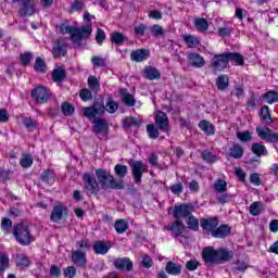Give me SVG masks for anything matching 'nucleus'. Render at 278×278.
I'll return each mask as SVG.
<instances>
[{"mask_svg": "<svg viewBox=\"0 0 278 278\" xmlns=\"http://www.w3.org/2000/svg\"><path fill=\"white\" fill-rule=\"evenodd\" d=\"M31 97L37 101V103H47L49 100V91L45 87H37L31 92Z\"/></svg>", "mask_w": 278, "mask_h": 278, "instance_id": "12", "label": "nucleus"}, {"mask_svg": "<svg viewBox=\"0 0 278 278\" xmlns=\"http://www.w3.org/2000/svg\"><path fill=\"white\" fill-rule=\"evenodd\" d=\"M156 126L161 131H168V116L162 111H157L154 115Z\"/></svg>", "mask_w": 278, "mask_h": 278, "instance_id": "10", "label": "nucleus"}, {"mask_svg": "<svg viewBox=\"0 0 278 278\" xmlns=\"http://www.w3.org/2000/svg\"><path fill=\"white\" fill-rule=\"evenodd\" d=\"M60 31L64 36L67 34L73 45H81V40L90 38L92 27L90 25L75 27L68 24H61Z\"/></svg>", "mask_w": 278, "mask_h": 278, "instance_id": "2", "label": "nucleus"}, {"mask_svg": "<svg viewBox=\"0 0 278 278\" xmlns=\"http://www.w3.org/2000/svg\"><path fill=\"white\" fill-rule=\"evenodd\" d=\"M61 109L64 116H73V113L75 112V108L68 102L63 103Z\"/></svg>", "mask_w": 278, "mask_h": 278, "instance_id": "51", "label": "nucleus"}, {"mask_svg": "<svg viewBox=\"0 0 278 278\" xmlns=\"http://www.w3.org/2000/svg\"><path fill=\"white\" fill-rule=\"evenodd\" d=\"M173 194H181L184 192V185L181 182L175 184L170 187Z\"/></svg>", "mask_w": 278, "mask_h": 278, "instance_id": "62", "label": "nucleus"}, {"mask_svg": "<svg viewBox=\"0 0 278 278\" xmlns=\"http://www.w3.org/2000/svg\"><path fill=\"white\" fill-rule=\"evenodd\" d=\"M214 188L216 192L223 194V192H227V181L218 179L215 181Z\"/></svg>", "mask_w": 278, "mask_h": 278, "instance_id": "43", "label": "nucleus"}, {"mask_svg": "<svg viewBox=\"0 0 278 278\" xmlns=\"http://www.w3.org/2000/svg\"><path fill=\"white\" fill-rule=\"evenodd\" d=\"M143 73H144V77L150 80L160 79V77H162V75L160 74V71H157V68L155 67H148L144 70Z\"/></svg>", "mask_w": 278, "mask_h": 278, "instance_id": "29", "label": "nucleus"}, {"mask_svg": "<svg viewBox=\"0 0 278 278\" xmlns=\"http://www.w3.org/2000/svg\"><path fill=\"white\" fill-rule=\"evenodd\" d=\"M64 275L67 278H74L75 275H77V269L74 266H70V267L65 268Z\"/></svg>", "mask_w": 278, "mask_h": 278, "instance_id": "63", "label": "nucleus"}, {"mask_svg": "<svg viewBox=\"0 0 278 278\" xmlns=\"http://www.w3.org/2000/svg\"><path fill=\"white\" fill-rule=\"evenodd\" d=\"M20 164L23 168H30L31 164H34V159L29 154H25L22 156Z\"/></svg>", "mask_w": 278, "mask_h": 278, "instance_id": "45", "label": "nucleus"}, {"mask_svg": "<svg viewBox=\"0 0 278 278\" xmlns=\"http://www.w3.org/2000/svg\"><path fill=\"white\" fill-rule=\"evenodd\" d=\"M151 34L153 36H155V38H157L160 36H163L164 35V28H162V26H160V25H153L151 27Z\"/></svg>", "mask_w": 278, "mask_h": 278, "instance_id": "58", "label": "nucleus"}, {"mask_svg": "<svg viewBox=\"0 0 278 278\" xmlns=\"http://www.w3.org/2000/svg\"><path fill=\"white\" fill-rule=\"evenodd\" d=\"M96 177L101 184V188H103V190H108V188H112L113 190H123V188H125L123 180L117 181L114 179V176L105 169H97Z\"/></svg>", "mask_w": 278, "mask_h": 278, "instance_id": "3", "label": "nucleus"}, {"mask_svg": "<svg viewBox=\"0 0 278 278\" xmlns=\"http://www.w3.org/2000/svg\"><path fill=\"white\" fill-rule=\"evenodd\" d=\"M237 138L240 140V142H251V140H253V134H251L249 130L238 131Z\"/></svg>", "mask_w": 278, "mask_h": 278, "instance_id": "40", "label": "nucleus"}, {"mask_svg": "<svg viewBox=\"0 0 278 278\" xmlns=\"http://www.w3.org/2000/svg\"><path fill=\"white\" fill-rule=\"evenodd\" d=\"M91 63L93 64V66H105V59L101 56H93L91 59Z\"/></svg>", "mask_w": 278, "mask_h": 278, "instance_id": "64", "label": "nucleus"}, {"mask_svg": "<svg viewBox=\"0 0 278 278\" xmlns=\"http://www.w3.org/2000/svg\"><path fill=\"white\" fill-rule=\"evenodd\" d=\"M261 118H263V121H265V123H273V118L270 117V111L268 109V106H263L261 109Z\"/></svg>", "mask_w": 278, "mask_h": 278, "instance_id": "48", "label": "nucleus"}, {"mask_svg": "<svg viewBox=\"0 0 278 278\" xmlns=\"http://www.w3.org/2000/svg\"><path fill=\"white\" fill-rule=\"evenodd\" d=\"M129 166L136 184H140V181H142V174L148 170L147 164L142 161H130Z\"/></svg>", "mask_w": 278, "mask_h": 278, "instance_id": "6", "label": "nucleus"}, {"mask_svg": "<svg viewBox=\"0 0 278 278\" xmlns=\"http://www.w3.org/2000/svg\"><path fill=\"white\" fill-rule=\"evenodd\" d=\"M188 61L191 66H194L195 68H203V66H205V59L199 53H189Z\"/></svg>", "mask_w": 278, "mask_h": 278, "instance_id": "18", "label": "nucleus"}, {"mask_svg": "<svg viewBox=\"0 0 278 278\" xmlns=\"http://www.w3.org/2000/svg\"><path fill=\"white\" fill-rule=\"evenodd\" d=\"M264 203L260 201L253 202L249 206V213L251 214V216H260V214L264 213Z\"/></svg>", "mask_w": 278, "mask_h": 278, "instance_id": "22", "label": "nucleus"}, {"mask_svg": "<svg viewBox=\"0 0 278 278\" xmlns=\"http://www.w3.org/2000/svg\"><path fill=\"white\" fill-rule=\"evenodd\" d=\"M24 125L27 129H29V131H34V129L38 127V123L31 119V117H26L24 119Z\"/></svg>", "mask_w": 278, "mask_h": 278, "instance_id": "55", "label": "nucleus"}, {"mask_svg": "<svg viewBox=\"0 0 278 278\" xmlns=\"http://www.w3.org/2000/svg\"><path fill=\"white\" fill-rule=\"evenodd\" d=\"M132 62H144L149 58V50L139 49L130 53Z\"/></svg>", "mask_w": 278, "mask_h": 278, "instance_id": "20", "label": "nucleus"}, {"mask_svg": "<svg viewBox=\"0 0 278 278\" xmlns=\"http://www.w3.org/2000/svg\"><path fill=\"white\" fill-rule=\"evenodd\" d=\"M256 134L261 140H265V142H278V132L273 131V129L266 126L256 127Z\"/></svg>", "mask_w": 278, "mask_h": 278, "instance_id": "5", "label": "nucleus"}, {"mask_svg": "<svg viewBox=\"0 0 278 278\" xmlns=\"http://www.w3.org/2000/svg\"><path fill=\"white\" fill-rule=\"evenodd\" d=\"M110 249H112L110 241H96L93 243V252L96 255H105Z\"/></svg>", "mask_w": 278, "mask_h": 278, "instance_id": "15", "label": "nucleus"}, {"mask_svg": "<svg viewBox=\"0 0 278 278\" xmlns=\"http://www.w3.org/2000/svg\"><path fill=\"white\" fill-rule=\"evenodd\" d=\"M1 229L5 233H8L10 229H12V220L8 217H4L1 222Z\"/></svg>", "mask_w": 278, "mask_h": 278, "instance_id": "56", "label": "nucleus"}, {"mask_svg": "<svg viewBox=\"0 0 278 278\" xmlns=\"http://www.w3.org/2000/svg\"><path fill=\"white\" fill-rule=\"evenodd\" d=\"M188 229H191V231H199V219L194 217L193 215H189L186 219Z\"/></svg>", "mask_w": 278, "mask_h": 278, "instance_id": "34", "label": "nucleus"}, {"mask_svg": "<svg viewBox=\"0 0 278 278\" xmlns=\"http://www.w3.org/2000/svg\"><path fill=\"white\" fill-rule=\"evenodd\" d=\"M122 94V101L125 103V105H128L129 108L136 105V100L134 99V96L131 93H127V90L121 89Z\"/></svg>", "mask_w": 278, "mask_h": 278, "instance_id": "28", "label": "nucleus"}, {"mask_svg": "<svg viewBox=\"0 0 278 278\" xmlns=\"http://www.w3.org/2000/svg\"><path fill=\"white\" fill-rule=\"evenodd\" d=\"M31 60H34V55H31V53L25 52L24 54H21V62L24 66H27Z\"/></svg>", "mask_w": 278, "mask_h": 278, "instance_id": "57", "label": "nucleus"}, {"mask_svg": "<svg viewBox=\"0 0 278 278\" xmlns=\"http://www.w3.org/2000/svg\"><path fill=\"white\" fill-rule=\"evenodd\" d=\"M16 262L20 268H27V266L30 264L29 257H27L25 254L18 255Z\"/></svg>", "mask_w": 278, "mask_h": 278, "instance_id": "46", "label": "nucleus"}, {"mask_svg": "<svg viewBox=\"0 0 278 278\" xmlns=\"http://www.w3.org/2000/svg\"><path fill=\"white\" fill-rule=\"evenodd\" d=\"M114 228L117 233H125L126 229H129V224H127L125 219H117Z\"/></svg>", "mask_w": 278, "mask_h": 278, "instance_id": "37", "label": "nucleus"}, {"mask_svg": "<svg viewBox=\"0 0 278 278\" xmlns=\"http://www.w3.org/2000/svg\"><path fill=\"white\" fill-rule=\"evenodd\" d=\"M201 227L206 231V233H211L213 236L214 231H216V227H218V219L217 218H208L203 219L201 222Z\"/></svg>", "mask_w": 278, "mask_h": 278, "instance_id": "16", "label": "nucleus"}, {"mask_svg": "<svg viewBox=\"0 0 278 278\" xmlns=\"http://www.w3.org/2000/svg\"><path fill=\"white\" fill-rule=\"evenodd\" d=\"M111 40L112 42H114V45H123V42H125V35L121 34V33H113L111 36Z\"/></svg>", "mask_w": 278, "mask_h": 278, "instance_id": "50", "label": "nucleus"}, {"mask_svg": "<svg viewBox=\"0 0 278 278\" xmlns=\"http://www.w3.org/2000/svg\"><path fill=\"white\" fill-rule=\"evenodd\" d=\"M199 127L202 131H204V134H206V136H214V134H216V128L208 121H205V119L201 121L199 123Z\"/></svg>", "mask_w": 278, "mask_h": 278, "instance_id": "21", "label": "nucleus"}, {"mask_svg": "<svg viewBox=\"0 0 278 278\" xmlns=\"http://www.w3.org/2000/svg\"><path fill=\"white\" fill-rule=\"evenodd\" d=\"M29 3H24V7L20 9V16H31L36 13V8L34 5H28Z\"/></svg>", "mask_w": 278, "mask_h": 278, "instance_id": "35", "label": "nucleus"}, {"mask_svg": "<svg viewBox=\"0 0 278 278\" xmlns=\"http://www.w3.org/2000/svg\"><path fill=\"white\" fill-rule=\"evenodd\" d=\"M66 40L64 39H59L54 43L52 48V55L53 58H64L66 55Z\"/></svg>", "mask_w": 278, "mask_h": 278, "instance_id": "11", "label": "nucleus"}, {"mask_svg": "<svg viewBox=\"0 0 278 278\" xmlns=\"http://www.w3.org/2000/svg\"><path fill=\"white\" fill-rule=\"evenodd\" d=\"M194 26L198 31H206L207 27H210L207 20L201 17L194 20Z\"/></svg>", "mask_w": 278, "mask_h": 278, "instance_id": "39", "label": "nucleus"}, {"mask_svg": "<svg viewBox=\"0 0 278 278\" xmlns=\"http://www.w3.org/2000/svg\"><path fill=\"white\" fill-rule=\"evenodd\" d=\"M147 131L150 138L155 139L160 136V131L157 130V127L155 125L150 124L147 126Z\"/></svg>", "mask_w": 278, "mask_h": 278, "instance_id": "54", "label": "nucleus"}, {"mask_svg": "<svg viewBox=\"0 0 278 278\" xmlns=\"http://www.w3.org/2000/svg\"><path fill=\"white\" fill-rule=\"evenodd\" d=\"M216 86L218 90H227V88H229V76L227 75L218 76Z\"/></svg>", "mask_w": 278, "mask_h": 278, "instance_id": "33", "label": "nucleus"}, {"mask_svg": "<svg viewBox=\"0 0 278 278\" xmlns=\"http://www.w3.org/2000/svg\"><path fill=\"white\" fill-rule=\"evenodd\" d=\"M167 231H170L173 236L179 237L186 231V226L179 219L166 226Z\"/></svg>", "mask_w": 278, "mask_h": 278, "instance_id": "17", "label": "nucleus"}, {"mask_svg": "<svg viewBox=\"0 0 278 278\" xmlns=\"http://www.w3.org/2000/svg\"><path fill=\"white\" fill-rule=\"evenodd\" d=\"M93 130L96 131V134H101L103 131H108V123L104 122V119L102 118H96L93 121Z\"/></svg>", "mask_w": 278, "mask_h": 278, "instance_id": "26", "label": "nucleus"}, {"mask_svg": "<svg viewBox=\"0 0 278 278\" xmlns=\"http://www.w3.org/2000/svg\"><path fill=\"white\" fill-rule=\"evenodd\" d=\"M64 77H66V73L64 72V70H62L60 67L54 70L52 73V79L54 81H62V79H64Z\"/></svg>", "mask_w": 278, "mask_h": 278, "instance_id": "49", "label": "nucleus"}, {"mask_svg": "<svg viewBox=\"0 0 278 278\" xmlns=\"http://www.w3.org/2000/svg\"><path fill=\"white\" fill-rule=\"evenodd\" d=\"M202 257L206 264H225L233 258V252L227 248L214 249L206 247L202 251Z\"/></svg>", "mask_w": 278, "mask_h": 278, "instance_id": "1", "label": "nucleus"}, {"mask_svg": "<svg viewBox=\"0 0 278 278\" xmlns=\"http://www.w3.org/2000/svg\"><path fill=\"white\" fill-rule=\"evenodd\" d=\"M85 182V190L87 194H98L99 193V182L92 174H85L83 176Z\"/></svg>", "mask_w": 278, "mask_h": 278, "instance_id": "8", "label": "nucleus"}, {"mask_svg": "<svg viewBox=\"0 0 278 278\" xmlns=\"http://www.w3.org/2000/svg\"><path fill=\"white\" fill-rule=\"evenodd\" d=\"M41 180L45 181V184H53L55 180V174L53 170L48 169L41 174Z\"/></svg>", "mask_w": 278, "mask_h": 278, "instance_id": "41", "label": "nucleus"}, {"mask_svg": "<svg viewBox=\"0 0 278 278\" xmlns=\"http://www.w3.org/2000/svg\"><path fill=\"white\" fill-rule=\"evenodd\" d=\"M202 157L205 162H208V163L216 162V156L214 154H212V152H208V151H203Z\"/></svg>", "mask_w": 278, "mask_h": 278, "instance_id": "60", "label": "nucleus"}, {"mask_svg": "<svg viewBox=\"0 0 278 278\" xmlns=\"http://www.w3.org/2000/svg\"><path fill=\"white\" fill-rule=\"evenodd\" d=\"M66 214H68V210L66 208V206L58 204L52 210L51 222L60 223V220H62V216H66Z\"/></svg>", "mask_w": 278, "mask_h": 278, "instance_id": "14", "label": "nucleus"}, {"mask_svg": "<svg viewBox=\"0 0 278 278\" xmlns=\"http://www.w3.org/2000/svg\"><path fill=\"white\" fill-rule=\"evenodd\" d=\"M88 87L91 90V92H99L101 88V85H99V79H97L94 76H89Z\"/></svg>", "mask_w": 278, "mask_h": 278, "instance_id": "38", "label": "nucleus"}, {"mask_svg": "<svg viewBox=\"0 0 278 278\" xmlns=\"http://www.w3.org/2000/svg\"><path fill=\"white\" fill-rule=\"evenodd\" d=\"M13 236L20 244H23V247H27V244L31 243V232H29V228L25 224H17Z\"/></svg>", "mask_w": 278, "mask_h": 278, "instance_id": "4", "label": "nucleus"}, {"mask_svg": "<svg viewBox=\"0 0 278 278\" xmlns=\"http://www.w3.org/2000/svg\"><path fill=\"white\" fill-rule=\"evenodd\" d=\"M229 155L235 160H240V157L244 155V149L240 144H235L232 148H230Z\"/></svg>", "mask_w": 278, "mask_h": 278, "instance_id": "27", "label": "nucleus"}, {"mask_svg": "<svg viewBox=\"0 0 278 278\" xmlns=\"http://www.w3.org/2000/svg\"><path fill=\"white\" fill-rule=\"evenodd\" d=\"M226 58L229 62H232V64H236V66H243L244 65V58L241 56L238 52H226Z\"/></svg>", "mask_w": 278, "mask_h": 278, "instance_id": "19", "label": "nucleus"}, {"mask_svg": "<svg viewBox=\"0 0 278 278\" xmlns=\"http://www.w3.org/2000/svg\"><path fill=\"white\" fill-rule=\"evenodd\" d=\"M194 212V205L191 203H185L180 205H176L174 207V218L179 220L180 218H188Z\"/></svg>", "mask_w": 278, "mask_h": 278, "instance_id": "7", "label": "nucleus"}, {"mask_svg": "<svg viewBox=\"0 0 278 278\" xmlns=\"http://www.w3.org/2000/svg\"><path fill=\"white\" fill-rule=\"evenodd\" d=\"M249 268V261H238L236 270H239V273H244Z\"/></svg>", "mask_w": 278, "mask_h": 278, "instance_id": "61", "label": "nucleus"}, {"mask_svg": "<svg viewBox=\"0 0 278 278\" xmlns=\"http://www.w3.org/2000/svg\"><path fill=\"white\" fill-rule=\"evenodd\" d=\"M72 262H74L76 266H86V253L81 251H74L72 253Z\"/></svg>", "mask_w": 278, "mask_h": 278, "instance_id": "24", "label": "nucleus"}, {"mask_svg": "<svg viewBox=\"0 0 278 278\" xmlns=\"http://www.w3.org/2000/svg\"><path fill=\"white\" fill-rule=\"evenodd\" d=\"M83 114L86 118H94L99 114H103V108L89 106L83 109Z\"/></svg>", "mask_w": 278, "mask_h": 278, "instance_id": "25", "label": "nucleus"}, {"mask_svg": "<svg viewBox=\"0 0 278 278\" xmlns=\"http://www.w3.org/2000/svg\"><path fill=\"white\" fill-rule=\"evenodd\" d=\"M8 266H10V257L8 254H0V273H4Z\"/></svg>", "mask_w": 278, "mask_h": 278, "instance_id": "44", "label": "nucleus"}, {"mask_svg": "<svg viewBox=\"0 0 278 278\" xmlns=\"http://www.w3.org/2000/svg\"><path fill=\"white\" fill-rule=\"evenodd\" d=\"M263 99L265 103H269V105H273V103L278 102V92L277 91H267L263 94Z\"/></svg>", "mask_w": 278, "mask_h": 278, "instance_id": "32", "label": "nucleus"}, {"mask_svg": "<svg viewBox=\"0 0 278 278\" xmlns=\"http://www.w3.org/2000/svg\"><path fill=\"white\" fill-rule=\"evenodd\" d=\"M127 166L126 165H121L117 164L115 166V174L117 175V177H119L121 179H123V177H125L127 175Z\"/></svg>", "mask_w": 278, "mask_h": 278, "instance_id": "53", "label": "nucleus"}, {"mask_svg": "<svg viewBox=\"0 0 278 278\" xmlns=\"http://www.w3.org/2000/svg\"><path fill=\"white\" fill-rule=\"evenodd\" d=\"M35 71H37V73H45L47 71V64L42 61V59H36Z\"/></svg>", "mask_w": 278, "mask_h": 278, "instance_id": "52", "label": "nucleus"}, {"mask_svg": "<svg viewBox=\"0 0 278 278\" xmlns=\"http://www.w3.org/2000/svg\"><path fill=\"white\" fill-rule=\"evenodd\" d=\"M231 233V228L227 225H222L218 228H215V231H213L212 237L213 238H227Z\"/></svg>", "mask_w": 278, "mask_h": 278, "instance_id": "23", "label": "nucleus"}, {"mask_svg": "<svg viewBox=\"0 0 278 278\" xmlns=\"http://www.w3.org/2000/svg\"><path fill=\"white\" fill-rule=\"evenodd\" d=\"M184 40L190 49H194L195 47H199V38L192 36V35H185Z\"/></svg>", "mask_w": 278, "mask_h": 278, "instance_id": "36", "label": "nucleus"}, {"mask_svg": "<svg viewBox=\"0 0 278 278\" xmlns=\"http://www.w3.org/2000/svg\"><path fill=\"white\" fill-rule=\"evenodd\" d=\"M252 151L255 155H266L268 151L266 150V146L261 143H253Z\"/></svg>", "mask_w": 278, "mask_h": 278, "instance_id": "42", "label": "nucleus"}, {"mask_svg": "<svg viewBox=\"0 0 278 278\" xmlns=\"http://www.w3.org/2000/svg\"><path fill=\"white\" fill-rule=\"evenodd\" d=\"M137 125H140V122H138L136 117H126L123 121V127H125V129H129V127H136Z\"/></svg>", "mask_w": 278, "mask_h": 278, "instance_id": "47", "label": "nucleus"}, {"mask_svg": "<svg viewBox=\"0 0 278 278\" xmlns=\"http://www.w3.org/2000/svg\"><path fill=\"white\" fill-rule=\"evenodd\" d=\"M211 66L214 73H218V71H224V68H227V66H229L227 60V52L223 54H216L215 56H213Z\"/></svg>", "mask_w": 278, "mask_h": 278, "instance_id": "9", "label": "nucleus"}, {"mask_svg": "<svg viewBox=\"0 0 278 278\" xmlns=\"http://www.w3.org/2000/svg\"><path fill=\"white\" fill-rule=\"evenodd\" d=\"M165 270L168 273V275H179L181 273V265L168 262Z\"/></svg>", "mask_w": 278, "mask_h": 278, "instance_id": "31", "label": "nucleus"}, {"mask_svg": "<svg viewBox=\"0 0 278 278\" xmlns=\"http://www.w3.org/2000/svg\"><path fill=\"white\" fill-rule=\"evenodd\" d=\"M100 108H103V112H108L109 114H114L116 110H118V102H115L114 100H112V98H109L105 106H100Z\"/></svg>", "mask_w": 278, "mask_h": 278, "instance_id": "30", "label": "nucleus"}, {"mask_svg": "<svg viewBox=\"0 0 278 278\" xmlns=\"http://www.w3.org/2000/svg\"><path fill=\"white\" fill-rule=\"evenodd\" d=\"M114 266L117 270L129 271L134 270V262L129 257L116 258L114 261Z\"/></svg>", "mask_w": 278, "mask_h": 278, "instance_id": "13", "label": "nucleus"}, {"mask_svg": "<svg viewBox=\"0 0 278 278\" xmlns=\"http://www.w3.org/2000/svg\"><path fill=\"white\" fill-rule=\"evenodd\" d=\"M103 40H105V31L101 28H98L96 34V41L98 45H103Z\"/></svg>", "mask_w": 278, "mask_h": 278, "instance_id": "59", "label": "nucleus"}]
</instances>
